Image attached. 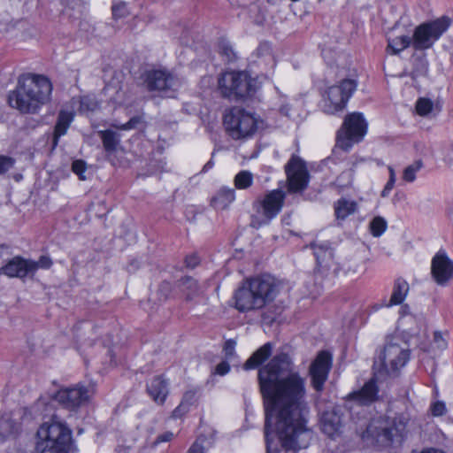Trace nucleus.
Wrapping results in <instances>:
<instances>
[{
  "instance_id": "f257e3e1",
  "label": "nucleus",
  "mask_w": 453,
  "mask_h": 453,
  "mask_svg": "<svg viewBox=\"0 0 453 453\" xmlns=\"http://www.w3.org/2000/svg\"><path fill=\"white\" fill-rule=\"evenodd\" d=\"M258 382L265 411L267 453H280L272 449L268 439L270 427L277 434L283 448L294 450L307 448L313 433L308 426L306 380L292 371L288 355L279 354L260 368Z\"/></svg>"
},
{
  "instance_id": "f03ea898",
  "label": "nucleus",
  "mask_w": 453,
  "mask_h": 453,
  "mask_svg": "<svg viewBox=\"0 0 453 453\" xmlns=\"http://www.w3.org/2000/svg\"><path fill=\"white\" fill-rule=\"evenodd\" d=\"M322 58L327 65H336L338 68L346 69L348 75L338 82L329 87L326 90V113L342 111L347 106L358 86V75L356 68H350L351 59L349 55L338 52L330 48H325L321 51Z\"/></svg>"
},
{
  "instance_id": "7ed1b4c3",
  "label": "nucleus",
  "mask_w": 453,
  "mask_h": 453,
  "mask_svg": "<svg viewBox=\"0 0 453 453\" xmlns=\"http://www.w3.org/2000/svg\"><path fill=\"white\" fill-rule=\"evenodd\" d=\"M280 293V283L270 275L247 279L234 291V308L240 312H249L264 308Z\"/></svg>"
},
{
  "instance_id": "20e7f679",
  "label": "nucleus",
  "mask_w": 453,
  "mask_h": 453,
  "mask_svg": "<svg viewBox=\"0 0 453 453\" xmlns=\"http://www.w3.org/2000/svg\"><path fill=\"white\" fill-rule=\"evenodd\" d=\"M51 93L52 84L46 76L27 73L19 79L17 88L8 96V102L20 113H29L48 103Z\"/></svg>"
},
{
  "instance_id": "39448f33",
  "label": "nucleus",
  "mask_w": 453,
  "mask_h": 453,
  "mask_svg": "<svg viewBox=\"0 0 453 453\" xmlns=\"http://www.w3.org/2000/svg\"><path fill=\"white\" fill-rule=\"evenodd\" d=\"M410 421L408 414H397L393 418H379L372 420L362 433V438L372 440V442L388 447L394 443H401L407 434Z\"/></svg>"
},
{
  "instance_id": "423d86ee",
  "label": "nucleus",
  "mask_w": 453,
  "mask_h": 453,
  "mask_svg": "<svg viewBox=\"0 0 453 453\" xmlns=\"http://www.w3.org/2000/svg\"><path fill=\"white\" fill-rule=\"evenodd\" d=\"M409 359L410 349L405 342H388L374 361V375L382 380L396 376Z\"/></svg>"
},
{
  "instance_id": "0eeeda50",
  "label": "nucleus",
  "mask_w": 453,
  "mask_h": 453,
  "mask_svg": "<svg viewBox=\"0 0 453 453\" xmlns=\"http://www.w3.org/2000/svg\"><path fill=\"white\" fill-rule=\"evenodd\" d=\"M71 430L62 422L42 424L37 431L38 453H66L71 442Z\"/></svg>"
},
{
  "instance_id": "6e6552de",
  "label": "nucleus",
  "mask_w": 453,
  "mask_h": 453,
  "mask_svg": "<svg viewBox=\"0 0 453 453\" xmlns=\"http://www.w3.org/2000/svg\"><path fill=\"white\" fill-rule=\"evenodd\" d=\"M219 89L224 97L246 98L252 96L257 88V79L247 72H226L218 81Z\"/></svg>"
},
{
  "instance_id": "1a4fd4ad",
  "label": "nucleus",
  "mask_w": 453,
  "mask_h": 453,
  "mask_svg": "<svg viewBox=\"0 0 453 453\" xmlns=\"http://www.w3.org/2000/svg\"><path fill=\"white\" fill-rule=\"evenodd\" d=\"M141 79L148 91L161 96L173 97L181 86V80L165 68H147Z\"/></svg>"
},
{
  "instance_id": "9d476101",
  "label": "nucleus",
  "mask_w": 453,
  "mask_h": 453,
  "mask_svg": "<svg viewBox=\"0 0 453 453\" xmlns=\"http://www.w3.org/2000/svg\"><path fill=\"white\" fill-rule=\"evenodd\" d=\"M449 26L450 19L445 16L418 25L411 37L412 48L417 51L431 49Z\"/></svg>"
},
{
  "instance_id": "9b49d317",
  "label": "nucleus",
  "mask_w": 453,
  "mask_h": 453,
  "mask_svg": "<svg viewBox=\"0 0 453 453\" xmlns=\"http://www.w3.org/2000/svg\"><path fill=\"white\" fill-rule=\"evenodd\" d=\"M367 132V122L363 115H346L336 134V145L349 151L355 143L360 142Z\"/></svg>"
},
{
  "instance_id": "f8f14e48",
  "label": "nucleus",
  "mask_w": 453,
  "mask_h": 453,
  "mask_svg": "<svg viewBox=\"0 0 453 453\" xmlns=\"http://www.w3.org/2000/svg\"><path fill=\"white\" fill-rule=\"evenodd\" d=\"M285 193L280 189H274L268 192L264 198L257 200L254 203V208L259 216H254L251 220V226L259 228L275 218L281 211Z\"/></svg>"
},
{
  "instance_id": "ddd939ff",
  "label": "nucleus",
  "mask_w": 453,
  "mask_h": 453,
  "mask_svg": "<svg viewBox=\"0 0 453 453\" xmlns=\"http://www.w3.org/2000/svg\"><path fill=\"white\" fill-rule=\"evenodd\" d=\"M223 125L227 134L234 140L247 139L264 127L254 115H224Z\"/></svg>"
},
{
  "instance_id": "4468645a",
  "label": "nucleus",
  "mask_w": 453,
  "mask_h": 453,
  "mask_svg": "<svg viewBox=\"0 0 453 453\" xmlns=\"http://www.w3.org/2000/svg\"><path fill=\"white\" fill-rule=\"evenodd\" d=\"M288 189L291 193L304 190L309 182V173L305 162L297 156H292L285 165Z\"/></svg>"
},
{
  "instance_id": "2eb2a0df",
  "label": "nucleus",
  "mask_w": 453,
  "mask_h": 453,
  "mask_svg": "<svg viewBox=\"0 0 453 453\" xmlns=\"http://www.w3.org/2000/svg\"><path fill=\"white\" fill-rule=\"evenodd\" d=\"M332 366V355L326 350L318 353L315 359L309 367V375L312 388L317 392L324 389L325 382L327 380L328 374Z\"/></svg>"
},
{
  "instance_id": "dca6fc26",
  "label": "nucleus",
  "mask_w": 453,
  "mask_h": 453,
  "mask_svg": "<svg viewBox=\"0 0 453 453\" xmlns=\"http://www.w3.org/2000/svg\"><path fill=\"white\" fill-rule=\"evenodd\" d=\"M379 398V388L374 379L369 380L364 386L349 393L346 396L345 404L348 409L352 411L356 406H368Z\"/></svg>"
},
{
  "instance_id": "f3484780",
  "label": "nucleus",
  "mask_w": 453,
  "mask_h": 453,
  "mask_svg": "<svg viewBox=\"0 0 453 453\" xmlns=\"http://www.w3.org/2000/svg\"><path fill=\"white\" fill-rule=\"evenodd\" d=\"M87 388L83 387L61 388L54 395V400L64 408L75 411L88 401Z\"/></svg>"
},
{
  "instance_id": "a211bd4d",
  "label": "nucleus",
  "mask_w": 453,
  "mask_h": 453,
  "mask_svg": "<svg viewBox=\"0 0 453 453\" xmlns=\"http://www.w3.org/2000/svg\"><path fill=\"white\" fill-rule=\"evenodd\" d=\"M431 275L440 286L446 285L453 277V261L445 251H438L432 258Z\"/></svg>"
},
{
  "instance_id": "6ab92c4d",
  "label": "nucleus",
  "mask_w": 453,
  "mask_h": 453,
  "mask_svg": "<svg viewBox=\"0 0 453 453\" xmlns=\"http://www.w3.org/2000/svg\"><path fill=\"white\" fill-rule=\"evenodd\" d=\"M314 250V256L317 259L319 268L325 271H332L335 276L342 274L347 275L349 273L345 270L344 265H340L334 262L333 250L327 243H313L311 244Z\"/></svg>"
},
{
  "instance_id": "aec40b11",
  "label": "nucleus",
  "mask_w": 453,
  "mask_h": 453,
  "mask_svg": "<svg viewBox=\"0 0 453 453\" xmlns=\"http://www.w3.org/2000/svg\"><path fill=\"white\" fill-rule=\"evenodd\" d=\"M35 273V265L32 260L14 257L4 266L0 268V274H4L10 278H25Z\"/></svg>"
},
{
  "instance_id": "412c9836",
  "label": "nucleus",
  "mask_w": 453,
  "mask_h": 453,
  "mask_svg": "<svg viewBox=\"0 0 453 453\" xmlns=\"http://www.w3.org/2000/svg\"><path fill=\"white\" fill-rule=\"evenodd\" d=\"M99 109V102L95 95L73 97L68 105L59 113H88Z\"/></svg>"
},
{
  "instance_id": "4be33fe9",
  "label": "nucleus",
  "mask_w": 453,
  "mask_h": 453,
  "mask_svg": "<svg viewBox=\"0 0 453 453\" xmlns=\"http://www.w3.org/2000/svg\"><path fill=\"white\" fill-rule=\"evenodd\" d=\"M104 94L112 104L120 105L124 103L125 91L123 89V73L114 72L111 81L106 82Z\"/></svg>"
},
{
  "instance_id": "5701e85b",
  "label": "nucleus",
  "mask_w": 453,
  "mask_h": 453,
  "mask_svg": "<svg viewBox=\"0 0 453 453\" xmlns=\"http://www.w3.org/2000/svg\"><path fill=\"white\" fill-rule=\"evenodd\" d=\"M320 421L323 433L327 434L329 437L334 438L342 432V415L335 409L324 411Z\"/></svg>"
},
{
  "instance_id": "b1692460",
  "label": "nucleus",
  "mask_w": 453,
  "mask_h": 453,
  "mask_svg": "<svg viewBox=\"0 0 453 453\" xmlns=\"http://www.w3.org/2000/svg\"><path fill=\"white\" fill-rule=\"evenodd\" d=\"M98 134L103 143L106 158L113 163V157L119 150H123L120 145L119 134L112 129L100 130Z\"/></svg>"
},
{
  "instance_id": "393cba45",
  "label": "nucleus",
  "mask_w": 453,
  "mask_h": 453,
  "mask_svg": "<svg viewBox=\"0 0 453 453\" xmlns=\"http://www.w3.org/2000/svg\"><path fill=\"white\" fill-rule=\"evenodd\" d=\"M147 392L153 401L163 404L168 395V382L161 375L153 377L147 384Z\"/></svg>"
},
{
  "instance_id": "a878e982",
  "label": "nucleus",
  "mask_w": 453,
  "mask_h": 453,
  "mask_svg": "<svg viewBox=\"0 0 453 453\" xmlns=\"http://www.w3.org/2000/svg\"><path fill=\"white\" fill-rule=\"evenodd\" d=\"M199 397V389L191 388L187 390L182 396L180 404L173 410V418H180L188 413L190 407L197 403Z\"/></svg>"
},
{
  "instance_id": "bb28decb",
  "label": "nucleus",
  "mask_w": 453,
  "mask_h": 453,
  "mask_svg": "<svg viewBox=\"0 0 453 453\" xmlns=\"http://www.w3.org/2000/svg\"><path fill=\"white\" fill-rule=\"evenodd\" d=\"M178 287L185 296L186 301H192L203 294V288L198 282L189 276L182 277L178 281Z\"/></svg>"
},
{
  "instance_id": "cd10ccee",
  "label": "nucleus",
  "mask_w": 453,
  "mask_h": 453,
  "mask_svg": "<svg viewBox=\"0 0 453 453\" xmlns=\"http://www.w3.org/2000/svg\"><path fill=\"white\" fill-rule=\"evenodd\" d=\"M272 352V343L267 342L264 344L247 359V361L243 365V368L245 370L257 368L271 356Z\"/></svg>"
},
{
  "instance_id": "c85d7f7f",
  "label": "nucleus",
  "mask_w": 453,
  "mask_h": 453,
  "mask_svg": "<svg viewBox=\"0 0 453 453\" xmlns=\"http://www.w3.org/2000/svg\"><path fill=\"white\" fill-rule=\"evenodd\" d=\"M410 46L412 47L411 37L403 35L388 39L387 51L392 55H397Z\"/></svg>"
},
{
  "instance_id": "c756f323",
  "label": "nucleus",
  "mask_w": 453,
  "mask_h": 453,
  "mask_svg": "<svg viewBox=\"0 0 453 453\" xmlns=\"http://www.w3.org/2000/svg\"><path fill=\"white\" fill-rule=\"evenodd\" d=\"M86 0H68L62 14L68 19H80L87 11Z\"/></svg>"
},
{
  "instance_id": "7c9ffc66",
  "label": "nucleus",
  "mask_w": 453,
  "mask_h": 453,
  "mask_svg": "<svg viewBox=\"0 0 453 453\" xmlns=\"http://www.w3.org/2000/svg\"><path fill=\"white\" fill-rule=\"evenodd\" d=\"M409 291V284L403 279H397L395 281L393 292L389 300L388 306L400 304L403 302Z\"/></svg>"
},
{
  "instance_id": "2f4dec72",
  "label": "nucleus",
  "mask_w": 453,
  "mask_h": 453,
  "mask_svg": "<svg viewBox=\"0 0 453 453\" xmlns=\"http://www.w3.org/2000/svg\"><path fill=\"white\" fill-rule=\"evenodd\" d=\"M252 57L256 58V59L253 60L254 62L265 65L274 64V58L272 52V46L267 42H261L256 49Z\"/></svg>"
},
{
  "instance_id": "473e14b6",
  "label": "nucleus",
  "mask_w": 453,
  "mask_h": 453,
  "mask_svg": "<svg viewBox=\"0 0 453 453\" xmlns=\"http://www.w3.org/2000/svg\"><path fill=\"white\" fill-rule=\"evenodd\" d=\"M234 190L223 188L211 199V204L219 210L226 209L234 200Z\"/></svg>"
},
{
  "instance_id": "72a5a7b5",
  "label": "nucleus",
  "mask_w": 453,
  "mask_h": 453,
  "mask_svg": "<svg viewBox=\"0 0 453 453\" xmlns=\"http://www.w3.org/2000/svg\"><path fill=\"white\" fill-rule=\"evenodd\" d=\"M357 208V204L354 201L345 198L338 200L334 204V211L337 219H345L349 215L353 214Z\"/></svg>"
},
{
  "instance_id": "f704fd0d",
  "label": "nucleus",
  "mask_w": 453,
  "mask_h": 453,
  "mask_svg": "<svg viewBox=\"0 0 453 453\" xmlns=\"http://www.w3.org/2000/svg\"><path fill=\"white\" fill-rule=\"evenodd\" d=\"M413 70L411 75L413 78L426 75L428 72L429 63L425 54H413L411 57Z\"/></svg>"
},
{
  "instance_id": "c9c22d12",
  "label": "nucleus",
  "mask_w": 453,
  "mask_h": 453,
  "mask_svg": "<svg viewBox=\"0 0 453 453\" xmlns=\"http://www.w3.org/2000/svg\"><path fill=\"white\" fill-rule=\"evenodd\" d=\"M72 121L73 115H59L54 130L53 149L58 146V139L66 133Z\"/></svg>"
},
{
  "instance_id": "e433bc0d",
  "label": "nucleus",
  "mask_w": 453,
  "mask_h": 453,
  "mask_svg": "<svg viewBox=\"0 0 453 453\" xmlns=\"http://www.w3.org/2000/svg\"><path fill=\"white\" fill-rule=\"evenodd\" d=\"M234 182L236 188H248L253 183V174L250 171H241L235 175Z\"/></svg>"
},
{
  "instance_id": "4c0bfd02",
  "label": "nucleus",
  "mask_w": 453,
  "mask_h": 453,
  "mask_svg": "<svg viewBox=\"0 0 453 453\" xmlns=\"http://www.w3.org/2000/svg\"><path fill=\"white\" fill-rule=\"evenodd\" d=\"M434 110L441 111L428 97H419L416 102V113H431Z\"/></svg>"
},
{
  "instance_id": "58836bf2",
  "label": "nucleus",
  "mask_w": 453,
  "mask_h": 453,
  "mask_svg": "<svg viewBox=\"0 0 453 453\" xmlns=\"http://www.w3.org/2000/svg\"><path fill=\"white\" fill-rule=\"evenodd\" d=\"M423 167L421 160H417L404 168L403 180L406 182H413L416 180V173Z\"/></svg>"
},
{
  "instance_id": "ea45409f",
  "label": "nucleus",
  "mask_w": 453,
  "mask_h": 453,
  "mask_svg": "<svg viewBox=\"0 0 453 453\" xmlns=\"http://www.w3.org/2000/svg\"><path fill=\"white\" fill-rule=\"evenodd\" d=\"M219 52L226 58L227 61H231L235 58L234 51L233 50L231 42L222 38L218 42Z\"/></svg>"
},
{
  "instance_id": "a19ab883",
  "label": "nucleus",
  "mask_w": 453,
  "mask_h": 453,
  "mask_svg": "<svg viewBox=\"0 0 453 453\" xmlns=\"http://www.w3.org/2000/svg\"><path fill=\"white\" fill-rule=\"evenodd\" d=\"M387 228V222L381 217H375L370 223L371 233L373 236H380Z\"/></svg>"
},
{
  "instance_id": "79ce46f5",
  "label": "nucleus",
  "mask_w": 453,
  "mask_h": 453,
  "mask_svg": "<svg viewBox=\"0 0 453 453\" xmlns=\"http://www.w3.org/2000/svg\"><path fill=\"white\" fill-rule=\"evenodd\" d=\"M111 10L113 19L116 22H119L122 19H126L128 14L127 6L125 3L114 4Z\"/></svg>"
},
{
  "instance_id": "37998d69",
  "label": "nucleus",
  "mask_w": 453,
  "mask_h": 453,
  "mask_svg": "<svg viewBox=\"0 0 453 453\" xmlns=\"http://www.w3.org/2000/svg\"><path fill=\"white\" fill-rule=\"evenodd\" d=\"M142 122V117L140 115H136V116L133 117L132 119H130L127 123H125L123 125H119V124L114 122V123L111 124V127H114L115 129H118V130H130V129L135 128L137 127V125L141 124Z\"/></svg>"
},
{
  "instance_id": "c03bdc74",
  "label": "nucleus",
  "mask_w": 453,
  "mask_h": 453,
  "mask_svg": "<svg viewBox=\"0 0 453 453\" xmlns=\"http://www.w3.org/2000/svg\"><path fill=\"white\" fill-rule=\"evenodd\" d=\"M15 160L8 156L0 155V175L13 167Z\"/></svg>"
},
{
  "instance_id": "a18cd8bd",
  "label": "nucleus",
  "mask_w": 453,
  "mask_h": 453,
  "mask_svg": "<svg viewBox=\"0 0 453 453\" xmlns=\"http://www.w3.org/2000/svg\"><path fill=\"white\" fill-rule=\"evenodd\" d=\"M174 437H175V434L173 432H171V431L164 432L156 437V439L151 443V446L156 447L160 443L169 442V441H173Z\"/></svg>"
},
{
  "instance_id": "49530a36",
  "label": "nucleus",
  "mask_w": 453,
  "mask_h": 453,
  "mask_svg": "<svg viewBox=\"0 0 453 453\" xmlns=\"http://www.w3.org/2000/svg\"><path fill=\"white\" fill-rule=\"evenodd\" d=\"M87 169L86 163L83 160H75L72 165V170L74 173L79 175L81 180H85V176H83L84 172Z\"/></svg>"
},
{
  "instance_id": "de8ad7c7",
  "label": "nucleus",
  "mask_w": 453,
  "mask_h": 453,
  "mask_svg": "<svg viewBox=\"0 0 453 453\" xmlns=\"http://www.w3.org/2000/svg\"><path fill=\"white\" fill-rule=\"evenodd\" d=\"M32 264L35 265V273L38 268L49 269L52 265V260L47 256L40 257L38 261H33Z\"/></svg>"
},
{
  "instance_id": "09e8293b",
  "label": "nucleus",
  "mask_w": 453,
  "mask_h": 453,
  "mask_svg": "<svg viewBox=\"0 0 453 453\" xmlns=\"http://www.w3.org/2000/svg\"><path fill=\"white\" fill-rule=\"evenodd\" d=\"M171 290H172V288H171V285L169 282H166V281L162 282L158 288V292L161 294L159 300L160 301L166 300Z\"/></svg>"
},
{
  "instance_id": "8fccbe9b",
  "label": "nucleus",
  "mask_w": 453,
  "mask_h": 453,
  "mask_svg": "<svg viewBox=\"0 0 453 453\" xmlns=\"http://www.w3.org/2000/svg\"><path fill=\"white\" fill-rule=\"evenodd\" d=\"M434 342L439 349H444L448 345L446 339L440 332H435L434 334Z\"/></svg>"
},
{
  "instance_id": "3c124183",
  "label": "nucleus",
  "mask_w": 453,
  "mask_h": 453,
  "mask_svg": "<svg viewBox=\"0 0 453 453\" xmlns=\"http://www.w3.org/2000/svg\"><path fill=\"white\" fill-rule=\"evenodd\" d=\"M236 342L234 340H227L224 344V352L227 358L234 355Z\"/></svg>"
},
{
  "instance_id": "603ef678",
  "label": "nucleus",
  "mask_w": 453,
  "mask_h": 453,
  "mask_svg": "<svg viewBox=\"0 0 453 453\" xmlns=\"http://www.w3.org/2000/svg\"><path fill=\"white\" fill-rule=\"evenodd\" d=\"M431 411H432L433 415L441 416L445 413L446 407L442 402H436L432 405Z\"/></svg>"
},
{
  "instance_id": "864d4df0",
  "label": "nucleus",
  "mask_w": 453,
  "mask_h": 453,
  "mask_svg": "<svg viewBox=\"0 0 453 453\" xmlns=\"http://www.w3.org/2000/svg\"><path fill=\"white\" fill-rule=\"evenodd\" d=\"M199 263H200V258L196 254L188 255L185 258L186 266L188 268H191V269L199 265Z\"/></svg>"
},
{
  "instance_id": "5fc2aeb1",
  "label": "nucleus",
  "mask_w": 453,
  "mask_h": 453,
  "mask_svg": "<svg viewBox=\"0 0 453 453\" xmlns=\"http://www.w3.org/2000/svg\"><path fill=\"white\" fill-rule=\"evenodd\" d=\"M230 370V365L226 361H222L215 367V372L219 375H226Z\"/></svg>"
},
{
  "instance_id": "6e6d98bb",
  "label": "nucleus",
  "mask_w": 453,
  "mask_h": 453,
  "mask_svg": "<svg viewBox=\"0 0 453 453\" xmlns=\"http://www.w3.org/2000/svg\"><path fill=\"white\" fill-rule=\"evenodd\" d=\"M187 453H204V449L201 443L195 441Z\"/></svg>"
},
{
  "instance_id": "4d7b16f0",
  "label": "nucleus",
  "mask_w": 453,
  "mask_h": 453,
  "mask_svg": "<svg viewBox=\"0 0 453 453\" xmlns=\"http://www.w3.org/2000/svg\"><path fill=\"white\" fill-rule=\"evenodd\" d=\"M395 182V180H392L391 179H388L386 186L384 187L383 190L381 191V196L386 197L388 195L390 190L394 188Z\"/></svg>"
},
{
  "instance_id": "13d9d810",
  "label": "nucleus",
  "mask_w": 453,
  "mask_h": 453,
  "mask_svg": "<svg viewBox=\"0 0 453 453\" xmlns=\"http://www.w3.org/2000/svg\"><path fill=\"white\" fill-rule=\"evenodd\" d=\"M292 109L288 106V104H283L280 109V113H288L289 111H291Z\"/></svg>"
},
{
  "instance_id": "bf43d9fd",
  "label": "nucleus",
  "mask_w": 453,
  "mask_h": 453,
  "mask_svg": "<svg viewBox=\"0 0 453 453\" xmlns=\"http://www.w3.org/2000/svg\"><path fill=\"white\" fill-rule=\"evenodd\" d=\"M388 172H389V179H391L392 180H395V170L393 169V167L392 166H388Z\"/></svg>"
},
{
  "instance_id": "052dcab7",
  "label": "nucleus",
  "mask_w": 453,
  "mask_h": 453,
  "mask_svg": "<svg viewBox=\"0 0 453 453\" xmlns=\"http://www.w3.org/2000/svg\"><path fill=\"white\" fill-rule=\"evenodd\" d=\"M421 453H444V452L441 450H439V449H428L423 450Z\"/></svg>"
},
{
  "instance_id": "680f3d73",
  "label": "nucleus",
  "mask_w": 453,
  "mask_h": 453,
  "mask_svg": "<svg viewBox=\"0 0 453 453\" xmlns=\"http://www.w3.org/2000/svg\"><path fill=\"white\" fill-rule=\"evenodd\" d=\"M212 165V162L211 161H209L204 166H203V171H206L208 168L211 167Z\"/></svg>"
},
{
  "instance_id": "e2e57ef3",
  "label": "nucleus",
  "mask_w": 453,
  "mask_h": 453,
  "mask_svg": "<svg viewBox=\"0 0 453 453\" xmlns=\"http://www.w3.org/2000/svg\"><path fill=\"white\" fill-rule=\"evenodd\" d=\"M43 404H44V402H43V401H42V400L38 401V403H36V407H37V409H40V408H41V406H42V405H43Z\"/></svg>"
},
{
  "instance_id": "0e129e2a",
  "label": "nucleus",
  "mask_w": 453,
  "mask_h": 453,
  "mask_svg": "<svg viewBox=\"0 0 453 453\" xmlns=\"http://www.w3.org/2000/svg\"><path fill=\"white\" fill-rule=\"evenodd\" d=\"M378 165H383V162L380 159L376 160Z\"/></svg>"
},
{
  "instance_id": "69168bd1",
  "label": "nucleus",
  "mask_w": 453,
  "mask_h": 453,
  "mask_svg": "<svg viewBox=\"0 0 453 453\" xmlns=\"http://www.w3.org/2000/svg\"><path fill=\"white\" fill-rule=\"evenodd\" d=\"M421 117L423 118H427V119H431L432 115H428V114H426V115H420Z\"/></svg>"
},
{
  "instance_id": "338daca9",
  "label": "nucleus",
  "mask_w": 453,
  "mask_h": 453,
  "mask_svg": "<svg viewBox=\"0 0 453 453\" xmlns=\"http://www.w3.org/2000/svg\"><path fill=\"white\" fill-rule=\"evenodd\" d=\"M239 113L244 114L246 113L243 110L240 111Z\"/></svg>"
},
{
  "instance_id": "774afa93",
  "label": "nucleus",
  "mask_w": 453,
  "mask_h": 453,
  "mask_svg": "<svg viewBox=\"0 0 453 453\" xmlns=\"http://www.w3.org/2000/svg\"><path fill=\"white\" fill-rule=\"evenodd\" d=\"M352 113H353V114H356V113H358V112H357V111H353Z\"/></svg>"
}]
</instances>
